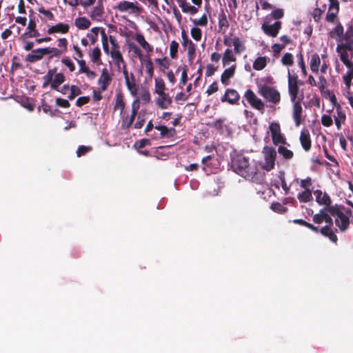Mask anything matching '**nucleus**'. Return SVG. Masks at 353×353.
<instances>
[{
  "mask_svg": "<svg viewBox=\"0 0 353 353\" xmlns=\"http://www.w3.org/2000/svg\"><path fill=\"white\" fill-rule=\"evenodd\" d=\"M336 52L339 54L341 61L348 70L346 74L343 76V81L346 88H350L351 80L353 77V63L352 61L353 51H349L348 48L338 45Z\"/></svg>",
  "mask_w": 353,
  "mask_h": 353,
  "instance_id": "nucleus-1",
  "label": "nucleus"
},
{
  "mask_svg": "<svg viewBox=\"0 0 353 353\" xmlns=\"http://www.w3.org/2000/svg\"><path fill=\"white\" fill-rule=\"evenodd\" d=\"M263 159L259 161L260 167L266 171H270L274 168L276 152L274 148L265 146L262 151Z\"/></svg>",
  "mask_w": 353,
  "mask_h": 353,
  "instance_id": "nucleus-2",
  "label": "nucleus"
},
{
  "mask_svg": "<svg viewBox=\"0 0 353 353\" xmlns=\"http://www.w3.org/2000/svg\"><path fill=\"white\" fill-rule=\"evenodd\" d=\"M65 81V76L62 73H57L55 70H50L43 77V88L50 84L51 88L58 90L59 85Z\"/></svg>",
  "mask_w": 353,
  "mask_h": 353,
  "instance_id": "nucleus-3",
  "label": "nucleus"
},
{
  "mask_svg": "<svg viewBox=\"0 0 353 353\" xmlns=\"http://www.w3.org/2000/svg\"><path fill=\"white\" fill-rule=\"evenodd\" d=\"M103 49L106 54L111 56L121 52V48L113 37H108L103 30L101 31Z\"/></svg>",
  "mask_w": 353,
  "mask_h": 353,
  "instance_id": "nucleus-4",
  "label": "nucleus"
},
{
  "mask_svg": "<svg viewBox=\"0 0 353 353\" xmlns=\"http://www.w3.org/2000/svg\"><path fill=\"white\" fill-rule=\"evenodd\" d=\"M258 92L269 102L277 103L281 100L280 93L274 88L266 85H260L259 87Z\"/></svg>",
  "mask_w": 353,
  "mask_h": 353,
  "instance_id": "nucleus-5",
  "label": "nucleus"
},
{
  "mask_svg": "<svg viewBox=\"0 0 353 353\" xmlns=\"http://www.w3.org/2000/svg\"><path fill=\"white\" fill-rule=\"evenodd\" d=\"M51 54L52 56H59L60 51L58 50L57 48H39L34 50L32 52L31 54L27 56V60L30 62H34L35 61L41 59L45 55Z\"/></svg>",
  "mask_w": 353,
  "mask_h": 353,
  "instance_id": "nucleus-6",
  "label": "nucleus"
},
{
  "mask_svg": "<svg viewBox=\"0 0 353 353\" xmlns=\"http://www.w3.org/2000/svg\"><path fill=\"white\" fill-rule=\"evenodd\" d=\"M325 58L326 55L323 54L322 59H325ZM309 63L310 69L313 72L317 73L319 70L322 73H325L327 71V65L325 61L323 60V62H321L319 55L316 53L310 56Z\"/></svg>",
  "mask_w": 353,
  "mask_h": 353,
  "instance_id": "nucleus-7",
  "label": "nucleus"
},
{
  "mask_svg": "<svg viewBox=\"0 0 353 353\" xmlns=\"http://www.w3.org/2000/svg\"><path fill=\"white\" fill-rule=\"evenodd\" d=\"M114 10L128 14H139L141 11V9L134 3L127 1H120L114 7Z\"/></svg>",
  "mask_w": 353,
  "mask_h": 353,
  "instance_id": "nucleus-8",
  "label": "nucleus"
},
{
  "mask_svg": "<svg viewBox=\"0 0 353 353\" xmlns=\"http://www.w3.org/2000/svg\"><path fill=\"white\" fill-rule=\"evenodd\" d=\"M269 130L271 133L272 142L274 145L285 143V139L281 134V127L278 123H271L269 125Z\"/></svg>",
  "mask_w": 353,
  "mask_h": 353,
  "instance_id": "nucleus-9",
  "label": "nucleus"
},
{
  "mask_svg": "<svg viewBox=\"0 0 353 353\" xmlns=\"http://www.w3.org/2000/svg\"><path fill=\"white\" fill-rule=\"evenodd\" d=\"M244 97L253 108L258 110L264 109V103L252 90H248L244 94Z\"/></svg>",
  "mask_w": 353,
  "mask_h": 353,
  "instance_id": "nucleus-10",
  "label": "nucleus"
},
{
  "mask_svg": "<svg viewBox=\"0 0 353 353\" xmlns=\"http://www.w3.org/2000/svg\"><path fill=\"white\" fill-rule=\"evenodd\" d=\"M223 42L228 46H233L234 52L237 54L244 52L246 49L244 43L237 37H225Z\"/></svg>",
  "mask_w": 353,
  "mask_h": 353,
  "instance_id": "nucleus-11",
  "label": "nucleus"
},
{
  "mask_svg": "<svg viewBox=\"0 0 353 353\" xmlns=\"http://www.w3.org/2000/svg\"><path fill=\"white\" fill-rule=\"evenodd\" d=\"M299 90L297 78L292 77L290 70H288V92L292 102L296 101Z\"/></svg>",
  "mask_w": 353,
  "mask_h": 353,
  "instance_id": "nucleus-12",
  "label": "nucleus"
},
{
  "mask_svg": "<svg viewBox=\"0 0 353 353\" xmlns=\"http://www.w3.org/2000/svg\"><path fill=\"white\" fill-rule=\"evenodd\" d=\"M248 159L243 155H237L234 161V165L240 174H249L248 170Z\"/></svg>",
  "mask_w": 353,
  "mask_h": 353,
  "instance_id": "nucleus-13",
  "label": "nucleus"
},
{
  "mask_svg": "<svg viewBox=\"0 0 353 353\" xmlns=\"http://www.w3.org/2000/svg\"><path fill=\"white\" fill-rule=\"evenodd\" d=\"M240 95L234 89H227L225 94L221 99L222 102H228L231 105H236L239 103Z\"/></svg>",
  "mask_w": 353,
  "mask_h": 353,
  "instance_id": "nucleus-14",
  "label": "nucleus"
},
{
  "mask_svg": "<svg viewBox=\"0 0 353 353\" xmlns=\"http://www.w3.org/2000/svg\"><path fill=\"white\" fill-rule=\"evenodd\" d=\"M111 76L106 68L101 70V75L98 79L99 89L101 92L105 91L111 81Z\"/></svg>",
  "mask_w": 353,
  "mask_h": 353,
  "instance_id": "nucleus-15",
  "label": "nucleus"
},
{
  "mask_svg": "<svg viewBox=\"0 0 353 353\" xmlns=\"http://www.w3.org/2000/svg\"><path fill=\"white\" fill-rule=\"evenodd\" d=\"M281 27V22L276 21L273 24L264 23L262 28L266 34L274 37L277 35Z\"/></svg>",
  "mask_w": 353,
  "mask_h": 353,
  "instance_id": "nucleus-16",
  "label": "nucleus"
},
{
  "mask_svg": "<svg viewBox=\"0 0 353 353\" xmlns=\"http://www.w3.org/2000/svg\"><path fill=\"white\" fill-rule=\"evenodd\" d=\"M314 194L316 197V201L319 205H325V207H328L331 204V199L329 195L323 192L321 190H317L314 192Z\"/></svg>",
  "mask_w": 353,
  "mask_h": 353,
  "instance_id": "nucleus-17",
  "label": "nucleus"
},
{
  "mask_svg": "<svg viewBox=\"0 0 353 353\" xmlns=\"http://www.w3.org/2000/svg\"><path fill=\"white\" fill-rule=\"evenodd\" d=\"M70 26L67 23H59L50 26L48 29V34H66L69 32Z\"/></svg>",
  "mask_w": 353,
  "mask_h": 353,
  "instance_id": "nucleus-18",
  "label": "nucleus"
},
{
  "mask_svg": "<svg viewBox=\"0 0 353 353\" xmlns=\"http://www.w3.org/2000/svg\"><path fill=\"white\" fill-rule=\"evenodd\" d=\"M335 223L341 231H344L349 225V218L345 214L338 212H336Z\"/></svg>",
  "mask_w": 353,
  "mask_h": 353,
  "instance_id": "nucleus-19",
  "label": "nucleus"
},
{
  "mask_svg": "<svg viewBox=\"0 0 353 353\" xmlns=\"http://www.w3.org/2000/svg\"><path fill=\"white\" fill-rule=\"evenodd\" d=\"M339 11V3H332L329 5L327 13L326 14V21L334 23L337 17Z\"/></svg>",
  "mask_w": 353,
  "mask_h": 353,
  "instance_id": "nucleus-20",
  "label": "nucleus"
},
{
  "mask_svg": "<svg viewBox=\"0 0 353 353\" xmlns=\"http://www.w3.org/2000/svg\"><path fill=\"white\" fill-rule=\"evenodd\" d=\"M158 97L155 99L157 105L161 109H166L172 103V99L166 93L157 94Z\"/></svg>",
  "mask_w": 353,
  "mask_h": 353,
  "instance_id": "nucleus-21",
  "label": "nucleus"
},
{
  "mask_svg": "<svg viewBox=\"0 0 353 353\" xmlns=\"http://www.w3.org/2000/svg\"><path fill=\"white\" fill-rule=\"evenodd\" d=\"M183 42L182 44L185 48L188 50V54L190 59H192L193 56L195 53V47L191 40L183 34Z\"/></svg>",
  "mask_w": 353,
  "mask_h": 353,
  "instance_id": "nucleus-22",
  "label": "nucleus"
},
{
  "mask_svg": "<svg viewBox=\"0 0 353 353\" xmlns=\"http://www.w3.org/2000/svg\"><path fill=\"white\" fill-rule=\"evenodd\" d=\"M235 69L236 65H233L230 68L224 70L221 77V81L224 85H228L230 79L234 74Z\"/></svg>",
  "mask_w": 353,
  "mask_h": 353,
  "instance_id": "nucleus-23",
  "label": "nucleus"
},
{
  "mask_svg": "<svg viewBox=\"0 0 353 353\" xmlns=\"http://www.w3.org/2000/svg\"><path fill=\"white\" fill-rule=\"evenodd\" d=\"M301 114L302 107L300 103L294 101L293 105V119L296 123V126H299L301 123Z\"/></svg>",
  "mask_w": 353,
  "mask_h": 353,
  "instance_id": "nucleus-24",
  "label": "nucleus"
},
{
  "mask_svg": "<svg viewBox=\"0 0 353 353\" xmlns=\"http://www.w3.org/2000/svg\"><path fill=\"white\" fill-rule=\"evenodd\" d=\"M300 141L303 148L307 151L311 148V141L309 132L302 131L300 136Z\"/></svg>",
  "mask_w": 353,
  "mask_h": 353,
  "instance_id": "nucleus-25",
  "label": "nucleus"
},
{
  "mask_svg": "<svg viewBox=\"0 0 353 353\" xmlns=\"http://www.w3.org/2000/svg\"><path fill=\"white\" fill-rule=\"evenodd\" d=\"M90 25V21L84 17H78L74 20V26L79 30H86Z\"/></svg>",
  "mask_w": 353,
  "mask_h": 353,
  "instance_id": "nucleus-26",
  "label": "nucleus"
},
{
  "mask_svg": "<svg viewBox=\"0 0 353 353\" xmlns=\"http://www.w3.org/2000/svg\"><path fill=\"white\" fill-rule=\"evenodd\" d=\"M269 59L266 57H260L256 59L253 62V68L255 70H261L267 65Z\"/></svg>",
  "mask_w": 353,
  "mask_h": 353,
  "instance_id": "nucleus-27",
  "label": "nucleus"
},
{
  "mask_svg": "<svg viewBox=\"0 0 353 353\" xmlns=\"http://www.w3.org/2000/svg\"><path fill=\"white\" fill-rule=\"evenodd\" d=\"M336 114H334V118L335 120V123L337 126V128L339 129L341 128V123L344 121L345 119V114L342 111L341 107L339 105H337L336 109Z\"/></svg>",
  "mask_w": 353,
  "mask_h": 353,
  "instance_id": "nucleus-28",
  "label": "nucleus"
},
{
  "mask_svg": "<svg viewBox=\"0 0 353 353\" xmlns=\"http://www.w3.org/2000/svg\"><path fill=\"white\" fill-rule=\"evenodd\" d=\"M125 81L128 90L133 96H135L137 92V88L133 74L130 73V77L128 79H125Z\"/></svg>",
  "mask_w": 353,
  "mask_h": 353,
  "instance_id": "nucleus-29",
  "label": "nucleus"
},
{
  "mask_svg": "<svg viewBox=\"0 0 353 353\" xmlns=\"http://www.w3.org/2000/svg\"><path fill=\"white\" fill-rule=\"evenodd\" d=\"M222 61L224 66L230 64L231 62L236 61V57L230 49L228 48L225 50L223 55Z\"/></svg>",
  "mask_w": 353,
  "mask_h": 353,
  "instance_id": "nucleus-30",
  "label": "nucleus"
},
{
  "mask_svg": "<svg viewBox=\"0 0 353 353\" xmlns=\"http://www.w3.org/2000/svg\"><path fill=\"white\" fill-rule=\"evenodd\" d=\"M114 64L116 65L117 70L121 71V67L125 65L121 52H118L110 56Z\"/></svg>",
  "mask_w": 353,
  "mask_h": 353,
  "instance_id": "nucleus-31",
  "label": "nucleus"
},
{
  "mask_svg": "<svg viewBox=\"0 0 353 353\" xmlns=\"http://www.w3.org/2000/svg\"><path fill=\"white\" fill-rule=\"evenodd\" d=\"M135 39L145 51L151 52L152 50V47L142 34H137Z\"/></svg>",
  "mask_w": 353,
  "mask_h": 353,
  "instance_id": "nucleus-32",
  "label": "nucleus"
},
{
  "mask_svg": "<svg viewBox=\"0 0 353 353\" xmlns=\"http://www.w3.org/2000/svg\"><path fill=\"white\" fill-rule=\"evenodd\" d=\"M90 57L93 63L97 64H101V50L98 47L94 48L92 50Z\"/></svg>",
  "mask_w": 353,
  "mask_h": 353,
  "instance_id": "nucleus-33",
  "label": "nucleus"
},
{
  "mask_svg": "<svg viewBox=\"0 0 353 353\" xmlns=\"http://www.w3.org/2000/svg\"><path fill=\"white\" fill-rule=\"evenodd\" d=\"M165 90V85L164 83V81L161 79H155V88H154V92L157 94H164Z\"/></svg>",
  "mask_w": 353,
  "mask_h": 353,
  "instance_id": "nucleus-34",
  "label": "nucleus"
},
{
  "mask_svg": "<svg viewBox=\"0 0 353 353\" xmlns=\"http://www.w3.org/2000/svg\"><path fill=\"white\" fill-rule=\"evenodd\" d=\"M321 232L323 235L328 236L332 242L337 241L336 236L333 233L332 230L327 226L323 227L321 230Z\"/></svg>",
  "mask_w": 353,
  "mask_h": 353,
  "instance_id": "nucleus-35",
  "label": "nucleus"
},
{
  "mask_svg": "<svg viewBox=\"0 0 353 353\" xmlns=\"http://www.w3.org/2000/svg\"><path fill=\"white\" fill-rule=\"evenodd\" d=\"M125 103L123 97L121 94H117L115 101L114 110L119 111L120 114L122 113L124 109Z\"/></svg>",
  "mask_w": 353,
  "mask_h": 353,
  "instance_id": "nucleus-36",
  "label": "nucleus"
},
{
  "mask_svg": "<svg viewBox=\"0 0 353 353\" xmlns=\"http://www.w3.org/2000/svg\"><path fill=\"white\" fill-rule=\"evenodd\" d=\"M278 152L286 159H291L293 157V152L292 150H288L285 146H279Z\"/></svg>",
  "mask_w": 353,
  "mask_h": 353,
  "instance_id": "nucleus-37",
  "label": "nucleus"
},
{
  "mask_svg": "<svg viewBox=\"0 0 353 353\" xmlns=\"http://www.w3.org/2000/svg\"><path fill=\"white\" fill-rule=\"evenodd\" d=\"M35 23L33 21H30L28 27L29 31L24 34L23 36H27L28 37H37L39 35V33L35 30Z\"/></svg>",
  "mask_w": 353,
  "mask_h": 353,
  "instance_id": "nucleus-38",
  "label": "nucleus"
},
{
  "mask_svg": "<svg viewBox=\"0 0 353 353\" xmlns=\"http://www.w3.org/2000/svg\"><path fill=\"white\" fill-rule=\"evenodd\" d=\"M281 62L283 65L287 66H291L294 63L293 56L290 53H285L283 54L281 59Z\"/></svg>",
  "mask_w": 353,
  "mask_h": 353,
  "instance_id": "nucleus-39",
  "label": "nucleus"
},
{
  "mask_svg": "<svg viewBox=\"0 0 353 353\" xmlns=\"http://www.w3.org/2000/svg\"><path fill=\"white\" fill-rule=\"evenodd\" d=\"M179 43L175 41H172L170 43V55L174 59L176 56Z\"/></svg>",
  "mask_w": 353,
  "mask_h": 353,
  "instance_id": "nucleus-40",
  "label": "nucleus"
},
{
  "mask_svg": "<svg viewBox=\"0 0 353 353\" xmlns=\"http://www.w3.org/2000/svg\"><path fill=\"white\" fill-rule=\"evenodd\" d=\"M339 45L348 48L349 51H353V38H350V39H342L341 43Z\"/></svg>",
  "mask_w": 353,
  "mask_h": 353,
  "instance_id": "nucleus-41",
  "label": "nucleus"
},
{
  "mask_svg": "<svg viewBox=\"0 0 353 353\" xmlns=\"http://www.w3.org/2000/svg\"><path fill=\"white\" fill-rule=\"evenodd\" d=\"M70 93L68 96L69 99L72 100L75 97L79 95L81 93V90L76 85H72L70 88Z\"/></svg>",
  "mask_w": 353,
  "mask_h": 353,
  "instance_id": "nucleus-42",
  "label": "nucleus"
},
{
  "mask_svg": "<svg viewBox=\"0 0 353 353\" xmlns=\"http://www.w3.org/2000/svg\"><path fill=\"white\" fill-rule=\"evenodd\" d=\"M193 23L196 26H204L208 23V17L206 14H203L199 19H194Z\"/></svg>",
  "mask_w": 353,
  "mask_h": 353,
  "instance_id": "nucleus-43",
  "label": "nucleus"
},
{
  "mask_svg": "<svg viewBox=\"0 0 353 353\" xmlns=\"http://www.w3.org/2000/svg\"><path fill=\"white\" fill-rule=\"evenodd\" d=\"M191 36L196 41H200L201 39V30L198 28L191 29Z\"/></svg>",
  "mask_w": 353,
  "mask_h": 353,
  "instance_id": "nucleus-44",
  "label": "nucleus"
},
{
  "mask_svg": "<svg viewBox=\"0 0 353 353\" xmlns=\"http://www.w3.org/2000/svg\"><path fill=\"white\" fill-rule=\"evenodd\" d=\"M39 12L46 19L52 20L54 19V14L48 10H46L43 8H41L39 9Z\"/></svg>",
  "mask_w": 353,
  "mask_h": 353,
  "instance_id": "nucleus-45",
  "label": "nucleus"
},
{
  "mask_svg": "<svg viewBox=\"0 0 353 353\" xmlns=\"http://www.w3.org/2000/svg\"><path fill=\"white\" fill-rule=\"evenodd\" d=\"M145 70L150 78L153 76V64L150 60L145 61Z\"/></svg>",
  "mask_w": 353,
  "mask_h": 353,
  "instance_id": "nucleus-46",
  "label": "nucleus"
},
{
  "mask_svg": "<svg viewBox=\"0 0 353 353\" xmlns=\"http://www.w3.org/2000/svg\"><path fill=\"white\" fill-rule=\"evenodd\" d=\"M59 41V47L61 48V49H58L59 51H60V55L65 52L67 50V40L65 38H61L58 40Z\"/></svg>",
  "mask_w": 353,
  "mask_h": 353,
  "instance_id": "nucleus-47",
  "label": "nucleus"
},
{
  "mask_svg": "<svg viewBox=\"0 0 353 353\" xmlns=\"http://www.w3.org/2000/svg\"><path fill=\"white\" fill-rule=\"evenodd\" d=\"M311 197L312 194L308 190L304 191L303 193L299 194V199H300V201L303 202L309 201Z\"/></svg>",
  "mask_w": 353,
  "mask_h": 353,
  "instance_id": "nucleus-48",
  "label": "nucleus"
},
{
  "mask_svg": "<svg viewBox=\"0 0 353 353\" xmlns=\"http://www.w3.org/2000/svg\"><path fill=\"white\" fill-rule=\"evenodd\" d=\"M55 103L57 106L62 108H68L70 106L68 101L61 98H57L55 100Z\"/></svg>",
  "mask_w": 353,
  "mask_h": 353,
  "instance_id": "nucleus-49",
  "label": "nucleus"
},
{
  "mask_svg": "<svg viewBox=\"0 0 353 353\" xmlns=\"http://www.w3.org/2000/svg\"><path fill=\"white\" fill-rule=\"evenodd\" d=\"M321 122L324 126L329 127L332 124V119L330 116L324 114L321 117Z\"/></svg>",
  "mask_w": 353,
  "mask_h": 353,
  "instance_id": "nucleus-50",
  "label": "nucleus"
},
{
  "mask_svg": "<svg viewBox=\"0 0 353 353\" xmlns=\"http://www.w3.org/2000/svg\"><path fill=\"white\" fill-rule=\"evenodd\" d=\"M181 8L183 12H190L192 14L196 13L198 10V9L194 6L188 4L181 5Z\"/></svg>",
  "mask_w": 353,
  "mask_h": 353,
  "instance_id": "nucleus-51",
  "label": "nucleus"
},
{
  "mask_svg": "<svg viewBox=\"0 0 353 353\" xmlns=\"http://www.w3.org/2000/svg\"><path fill=\"white\" fill-rule=\"evenodd\" d=\"M62 63L67 66L71 72H73L75 69V66L73 63L68 58L62 59Z\"/></svg>",
  "mask_w": 353,
  "mask_h": 353,
  "instance_id": "nucleus-52",
  "label": "nucleus"
},
{
  "mask_svg": "<svg viewBox=\"0 0 353 353\" xmlns=\"http://www.w3.org/2000/svg\"><path fill=\"white\" fill-rule=\"evenodd\" d=\"M324 217H325V213H323V212H321V213L316 214L314 216L313 221L316 223H321L323 221Z\"/></svg>",
  "mask_w": 353,
  "mask_h": 353,
  "instance_id": "nucleus-53",
  "label": "nucleus"
},
{
  "mask_svg": "<svg viewBox=\"0 0 353 353\" xmlns=\"http://www.w3.org/2000/svg\"><path fill=\"white\" fill-rule=\"evenodd\" d=\"M141 99L145 103H149L150 101V94L148 90H144L141 94Z\"/></svg>",
  "mask_w": 353,
  "mask_h": 353,
  "instance_id": "nucleus-54",
  "label": "nucleus"
},
{
  "mask_svg": "<svg viewBox=\"0 0 353 353\" xmlns=\"http://www.w3.org/2000/svg\"><path fill=\"white\" fill-rule=\"evenodd\" d=\"M218 85L216 83H213L212 84H211L208 90H207V93L210 95V94H212L214 93H215L216 92L218 91Z\"/></svg>",
  "mask_w": 353,
  "mask_h": 353,
  "instance_id": "nucleus-55",
  "label": "nucleus"
},
{
  "mask_svg": "<svg viewBox=\"0 0 353 353\" xmlns=\"http://www.w3.org/2000/svg\"><path fill=\"white\" fill-rule=\"evenodd\" d=\"M89 100L90 98L88 97H81L77 100L76 104L77 106H81L87 103L89 101Z\"/></svg>",
  "mask_w": 353,
  "mask_h": 353,
  "instance_id": "nucleus-56",
  "label": "nucleus"
},
{
  "mask_svg": "<svg viewBox=\"0 0 353 353\" xmlns=\"http://www.w3.org/2000/svg\"><path fill=\"white\" fill-rule=\"evenodd\" d=\"M272 16L274 18V19H280L281 17H283V11L282 9H276V10H274L272 12Z\"/></svg>",
  "mask_w": 353,
  "mask_h": 353,
  "instance_id": "nucleus-57",
  "label": "nucleus"
},
{
  "mask_svg": "<svg viewBox=\"0 0 353 353\" xmlns=\"http://www.w3.org/2000/svg\"><path fill=\"white\" fill-rule=\"evenodd\" d=\"M78 62L80 65L79 72L85 74L89 70V68L86 66L85 61H79Z\"/></svg>",
  "mask_w": 353,
  "mask_h": 353,
  "instance_id": "nucleus-58",
  "label": "nucleus"
},
{
  "mask_svg": "<svg viewBox=\"0 0 353 353\" xmlns=\"http://www.w3.org/2000/svg\"><path fill=\"white\" fill-rule=\"evenodd\" d=\"M102 14L101 10L99 8L95 7L91 11V17H101Z\"/></svg>",
  "mask_w": 353,
  "mask_h": 353,
  "instance_id": "nucleus-59",
  "label": "nucleus"
},
{
  "mask_svg": "<svg viewBox=\"0 0 353 353\" xmlns=\"http://www.w3.org/2000/svg\"><path fill=\"white\" fill-rule=\"evenodd\" d=\"M322 14V11L319 8L314 9L313 12V17L315 21H319L321 19V16Z\"/></svg>",
  "mask_w": 353,
  "mask_h": 353,
  "instance_id": "nucleus-60",
  "label": "nucleus"
},
{
  "mask_svg": "<svg viewBox=\"0 0 353 353\" xmlns=\"http://www.w3.org/2000/svg\"><path fill=\"white\" fill-rule=\"evenodd\" d=\"M80 4L82 5L83 7H89L92 6L96 0H79Z\"/></svg>",
  "mask_w": 353,
  "mask_h": 353,
  "instance_id": "nucleus-61",
  "label": "nucleus"
},
{
  "mask_svg": "<svg viewBox=\"0 0 353 353\" xmlns=\"http://www.w3.org/2000/svg\"><path fill=\"white\" fill-rule=\"evenodd\" d=\"M89 150H90V148L85 147V146H81L79 148V149L77 150V156L81 157V155H83V154H85V152H87Z\"/></svg>",
  "mask_w": 353,
  "mask_h": 353,
  "instance_id": "nucleus-62",
  "label": "nucleus"
},
{
  "mask_svg": "<svg viewBox=\"0 0 353 353\" xmlns=\"http://www.w3.org/2000/svg\"><path fill=\"white\" fill-rule=\"evenodd\" d=\"M26 18L23 17H17L15 18V22L17 23L21 24L23 26L26 25Z\"/></svg>",
  "mask_w": 353,
  "mask_h": 353,
  "instance_id": "nucleus-63",
  "label": "nucleus"
},
{
  "mask_svg": "<svg viewBox=\"0 0 353 353\" xmlns=\"http://www.w3.org/2000/svg\"><path fill=\"white\" fill-rule=\"evenodd\" d=\"M272 209L275 212H283V208L279 203H274L272 205Z\"/></svg>",
  "mask_w": 353,
  "mask_h": 353,
  "instance_id": "nucleus-64",
  "label": "nucleus"
}]
</instances>
